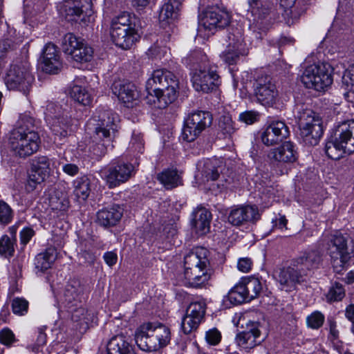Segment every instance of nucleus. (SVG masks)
<instances>
[{"label":"nucleus","instance_id":"obj_1","mask_svg":"<svg viewBox=\"0 0 354 354\" xmlns=\"http://www.w3.org/2000/svg\"><path fill=\"white\" fill-rule=\"evenodd\" d=\"M178 80L171 71L158 69L146 82L145 103L152 109H165L177 98Z\"/></svg>","mask_w":354,"mask_h":354},{"label":"nucleus","instance_id":"obj_2","mask_svg":"<svg viewBox=\"0 0 354 354\" xmlns=\"http://www.w3.org/2000/svg\"><path fill=\"white\" fill-rule=\"evenodd\" d=\"M170 328L159 322H147L136 330L135 340L138 346L144 351H156L166 347L170 342Z\"/></svg>","mask_w":354,"mask_h":354},{"label":"nucleus","instance_id":"obj_3","mask_svg":"<svg viewBox=\"0 0 354 354\" xmlns=\"http://www.w3.org/2000/svg\"><path fill=\"white\" fill-rule=\"evenodd\" d=\"M40 137L37 132L20 126L14 129L8 140L10 151L20 158H26L39 149Z\"/></svg>","mask_w":354,"mask_h":354},{"label":"nucleus","instance_id":"obj_4","mask_svg":"<svg viewBox=\"0 0 354 354\" xmlns=\"http://www.w3.org/2000/svg\"><path fill=\"white\" fill-rule=\"evenodd\" d=\"M4 81L8 89L17 91L27 95L35 82L30 63L28 61H21L12 64Z\"/></svg>","mask_w":354,"mask_h":354},{"label":"nucleus","instance_id":"obj_5","mask_svg":"<svg viewBox=\"0 0 354 354\" xmlns=\"http://www.w3.org/2000/svg\"><path fill=\"white\" fill-rule=\"evenodd\" d=\"M300 119V139L306 146L317 145L324 133L319 112H302Z\"/></svg>","mask_w":354,"mask_h":354},{"label":"nucleus","instance_id":"obj_6","mask_svg":"<svg viewBox=\"0 0 354 354\" xmlns=\"http://www.w3.org/2000/svg\"><path fill=\"white\" fill-rule=\"evenodd\" d=\"M301 81L306 88L324 91L333 83L331 67L328 63L310 65L304 70Z\"/></svg>","mask_w":354,"mask_h":354},{"label":"nucleus","instance_id":"obj_7","mask_svg":"<svg viewBox=\"0 0 354 354\" xmlns=\"http://www.w3.org/2000/svg\"><path fill=\"white\" fill-rule=\"evenodd\" d=\"M192 85L198 92L209 93L216 90L221 84L216 66L205 64L200 68H196L192 77Z\"/></svg>","mask_w":354,"mask_h":354},{"label":"nucleus","instance_id":"obj_8","mask_svg":"<svg viewBox=\"0 0 354 354\" xmlns=\"http://www.w3.org/2000/svg\"><path fill=\"white\" fill-rule=\"evenodd\" d=\"M50 160L45 156L35 157L30 162L28 178L26 184L28 192L34 191L50 174Z\"/></svg>","mask_w":354,"mask_h":354},{"label":"nucleus","instance_id":"obj_9","mask_svg":"<svg viewBox=\"0 0 354 354\" xmlns=\"http://www.w3.org/2000/svg\"><path fill=\"white\" fill-rule=\"evenodd\" d=\"M328 252L333 259L334 270L340 272L351 258L346 238L338 232L333 234L328 245Z\"/></svg>","mask_w":354,"mask_h":354},{"label":"nucleus","instance_id":"obj_10","mask_svg":"<svg viewBox=\"0 0 354 354\" xmlns=\"http://www.w3.org/2000/svg\"><path fill=\"white\" fill-rule=\"evenodd\" d=\"M306 277L304 268H299L292 261L290 266L280 270L277 281L279 284V288L287 292H290L297 289L299 284L305 281Z\"/></svg>","mask_w":354,"mask_h":354},{"label":"nucleus","instance_id":"obj_11","mask_svg":"<svg viewBox=\"0 0 354 354\" xmlns=\"http://www.w3.org/2000/svg\"><path fill=\"white\" fill-rule=\"evenodd\" d=\"M226 49L221 53V59L227 64H234L241 56H245L248 53L242 35L240 32H230L227 35Z\"/></svg>","mask_w":354,"mask_h":354},{"label":"nucleus","instance_id":"obj_12","mask_svg":"<svg viewBox=\"0 0 354 354\" xmlns=\"http://www.w3.org/2000/svg\"><path fill=\"white\" fill-rule=\"evenodd\" d=\"M230 22L229 13L218 7L207 8L199 17L200 28L211 32L227 26Z\"/></svg>","mask_w":354,"mask_h":354},{"label":"nucleus","instance_id":"obj_13","mask_svg":"<svg viewBox=\"0 0 354 354\" xmlns=\"http://www.w3.org/2000/svg\"><path fill=\"white\" fill-rule=\"evenodd\" d=\"M254 93L257 101L263 106L273 107L275 104L277 91L270 76L259 77L254 84Z\"/></svg>","mask_w":354,"mask_h":354},{"label":"nucleus","instance_id":"obj_14","mask_svg":"<svg viewBox=\"0 0 354 354\" xmlns=\"http://www.w3.org/2000/svg\"><path fill=\"white\" fill-rule=\"evenodd\" d=\"M39 60L41 68L46 73L57 74L63 68L61 53L58 48L51 42L43 48Z\"/></svg>","mask_w":354,"mask_h":354},{"label":"nucleus","instance_id":"obj_15","mask_svg":"<svg viewBox=\"0 0 354 354\" xmlns=\"http://www.w3.org/2000/svg\"><path fill=\"white\" fill-rule=\"evenodd\" d=\"M133 166L131 164L120 163L102 170V178L109 188H114L127 181L132 176Z\"/></svg>","mask_w":354,"mask_h":354},{"label":"nucleus","instance_id":"obj_16","mask_svg":"<svg viewBox=\"0 0 354 354\" xmlns=\"http://www.w3.org/2000/svg\"><path fill=\"white\" fill-rule=\"evenodd\" d=\"M260 218L259 209L256 205H241L232 208L227 216L230 223L234 226H241L254 223Z\"/></svg>","mask_w":354,"mask_h":354},{"label":"nucleus","instance_id":"obj_17","mask_svg":"<svg viewBox=\"0 0 354 354\" xmlns=\"http://www.w3.org/2000/svg\"><path fill=\"white\" fill-rule=\"evenodd\" d=\"M111 90L118 100L124 104V107L127 109L133 107V104L138 100L139 96L136 86L125 80H115L112 84Z\"/></svg>","mask_w":354,"mask_h":354},{"label":"nucleus","instance_id":"obj_18","mask_svg":"<svg viewBox=\"0 0 354 354\" xmlns=\"http://www.w3.org/2000/svg\"><path fill=\"white\" fill-rule=\"evenodd\" d=\"M288 135V128L286 124L282 121H274L262 132L261 139L265 145L270 147L278 145Z\"/></svg>","mask_w":354,"mask_h":354},{"label":"nucleus","instance_id":"obj_19","mask_svg":"<svg viewBox=\"0 0 354 354\" xmlns=\"http://www.w3.org/2000/svg\"><path fill=\"white\" fill-rule=\"evenodd\" d=\"M209 251L203 247L194 248L184 257V274L209 266Z\"/></svg>","mask_w":354,"mask_h":354},{"label":"nucleus","instance_id":"obj_20","mask_svg":"<svg viewBox=\"0 0 354 354\" xmlns=\"http://www.w3.org/2000/svg\"><path fill=\"white\" fill-rule=\"evenodd\" d=\"M61 12L68 21H77L84 12L88 16L91 15V4L89 0H66Z\"/></svg>","mask_w":354,"mask_h":354},{"label":"nucleus","instance_id":"obj_21","mask_svg":"<svg viewBox=\"0 0 354 354\" xmlns=\"http://www.w3.org/2000/svg\"><path fill=\"white\" fill-rule=\"evenodd\" d=\"M268 156L270 160L274 162H293L297 159V151L294 143L288 141L271 149Z\"/></svg>","mask_w":354,"mask_h":354},{"label":"nucleus","instance_id":"obj_22","mask_svg":"<svg viewBox=\"0 0 354 354\" xmlns=\"http://www.w3.org/2000/svg\"><path fill=\"white\" fill-rule=\"evenodd\" d=\"M113 42L119 48L124 50L131 48L139 39L140 35L136 29H120L110 30Z\"/></svg>","mask_w":354,"mask_h":354},{"label":"nucleus","instance_id":"obj_23","mask_svg":"<svg viewBox=\"0 0 354 354\" xmlns=\"http://www.w3.org/2000/svg\"><path fill=\"white\" fill-rule=\"evenodd\" d=\"M337 136L347 153H354V120L339 124L337 127Z\"/></svg>","mask_w":354,"mask_h":354},{"label":"nucleus","instance_id":"obj_24","mask_svg":"<svg viewBox=\"0 0 354 354\" xmlns=\"http://www.w3.org/2000/svg\"><path fill=\"white\" fill-rule=\"evenodd\" d=\"M322 261V255L317 249H309L296 258L293 261L299 268H304L306 275L311 269L318 267Z\"/></svg>","mask_w":354,"mask_h":354},{"label":"nucleus","instance_id":"obj_25","mask_svg":"<svg viewBox=\"0 0 354 354\" xmlns=\"http://www.w3.org/2000/svg\"><path fill=\"white\" fill-rule=\"evenodd\" d=\"M254 15L253 23L250 25L254 31L259 30L261 32L267 31L272 24V8L264 6L258 7L252 10Z\"/></svg>","mask_w":354,"mask_h":354},{"label":"nucleus","instance_id":"obj_26","mask_svg":"<svg viewBox=\"0 0 354 354\" xmlns=\"http://www.w3.org/2000/svg\"><path fill=\"white\" fill-rule=\"evenodd\" d=\"M107 354H135L129 339L123 335L113 337L107 344Z\"/></svg>","mask_w":354,"mask_h":354},{"label":"nucleus","instance_id":"obj_27","mask_svg":"<svg viewBox=\"0 0 354 354\" xmlns=\"http://www.w3.org/2000/svg\"><path fill=\"white\" fill-rule=\"evenodd\" d=\"M260 330L257 323L252 324L251 328L247 330L239 333L236 337L237 344L244 349H251L258 343L257 339L259 337Z\"/></svg>","mask_w":354,"mask_h":354},{"label":"nucleus","instance_id":"obj_28","mask_svg":"<svg viewBox=\"0 0 354 354\" xmlns=\"http://www.w3.org/2000/svg\"><path fill=\"white\" fill-rule=\"evenodd\" d=\"M122 216V209L118 205H114L100 210L97 214V222L104 227L112 226L117 224Z\"/></svg>","mask_w":354,"mask_h":354},{"label":"nucleus","instance_id":"obj_29","mask_svg":"<svg viewBox=\"0 0 354 354\" xmlns=\"http://www.w3.org/2000/svg\"><path fill=\"white\" fill-rule=\"evenodd\" d=\"M211 213L204 207H198L193 212V225L199 235H203L209 230Z\"/></svg>","mask_w":354,"mask_h":354},{"label":"nucleus","instance_id":"obj_30","mask_svg":"<svg viewBox=\"0 0 354 354\" xmlns=\"http://www.w3.org/2000/svg\"><path fill=\"white\" fill-rule=\"evenodd\" d=\"M57 257V251L55 247L47 248L44 251L39 253L35 259L36 269L44 272L51 268Z\"/></svg>","mask_w":354,"mask_h":354},{"label":"nucleus","instance_id":"obj_31","mask_svg":"<svg viewBox=\"0 0 354 354\" xmlns=\"http://www.w3.org/2000/svg\"><path fill=\"white\" fill-rule=\"evenodd\" d=\"M208 266H205L194 272H187L184 274V283L187 286L198 288L205 285L209 279Z\"/></svg>","mask_w":354,"mask_h":354},{"label":"nucleus","instance_id":"obj_32","mask_svg":"<svg viewBox=\"0 0 354 354\" xmlns=\"http://www.w3.org/2000/svg\"><path fill=\"white\" fill-rule=\"evenodd\" d=\"M180 2L178 0H168L162 6L159 19L165 24H170L178 19L179 16Z\"/></svg>","mask_w":354,"mask_h":354},{"label":"nucleus","instance_id":"obj_33","mask_svg":"<svg viewBox=\"0 0 354 354\" xmlns=\"http://www.w3.org/2000/svg\"><path fill=\"white\" fill-rule=\"evenodd\" d=\"M212 116L210 112H192L185 120V123L193 126L198 131H203L212 123Z\"/></svg>","mask_w":354,"mask_h":354},{"label":"nucleus","instance_id":"obj_34","mask_svg":"<svg viewBox=\"0 0 354 354\" xmlns=\"http://www.w3.org/2000/svg\"><path fill=\"white\" fill-rule=\"evenodd\" d=\"M157 178L167 189H171L183 184L180 174L174 169L163 170L158 174Z\"/></svg>","mask_w":354,"mask_h":354},{"label":"nucleus","instance_id":"obj_35","mask_svg":"<svg viewBox=\"0 0 354 354\" xmlns=\"http://www.w3.org/2000/svg\"><path fill=\"white\" fill-rule=\"evenodd\" d=\"M73 194L77 200L85 201L91 193V182L87 176H82L76 178L74 182Z\"/></svg>","mask_w":354,"mask_h":354},{"label":"nucleus","instance_id":"obj_36","mask_svg":"<svg viewBox=\"0 0 354 354\" xmlns=\"http://www.w3.org/2000/svg\"><path fill=\"white\" fill-rule=\"evenodd\" d=\"M83 288L78 280L73 279L68 281L66 286L64 292L65 301L68 303H73L80 300Z\"/></svg>","mask_w":354,"mask_h":354},{"label":"nucleus","instance_id":"obj_37","mask_svg":"<svg viewBox=\"0 0 354 354\" xmlns=\"http://www.w3.org/2000/svg\"><path fill=\"white\" fill-rule=\"evenodd\" d=\"M324 151L326 156L333 160H339L344 153H347L342 143L339 141V138L337 135L335 140L326 142Z\"/></svg>","mask_w":354,"mask_h":354},{"label":"nucleus","instance_id":"obj_38","mask_svg":"<svg viewBox=\"0 0 354 354\" xmlns=\"http://www.w3.org/2000/svg\"><path fill=\"white\" fill-rule=\"evenodd\" d=\"M135 24L133 22V17L130 13L124 12L114 17L111 23V30L123 29H136Z\"/></svg>","mask_w":354,"mask_h":354},{"label":"nucleus","instance_id":"obj_39","mask_svg":"<svg viewBox=\"0 0 354 354\" xmlns=\"http://www.w3.org/2000/svg\"><path fill=\"white\" fill-rule=\"evenodd\" d=\"M226 297L231 304L234 305L248 301L243 281H242L234 286L229 291Z\"/></svg>","mask_w":354,"mask_h":354},{"label":"nucleus","instance_id":"obj_40","mask_svg":"<svg viewBox=\"0 0 354 354\" xmlns=\"http://www.w3.org/2000/svg\"><path fill=\"white\" fill-rule=\"evenodd\" d=\"M222 161L218 159L209 160L205 163L204 174L207 180H216L221 177L223 171Z\"/></svg>","mask_w":354,"mask_h":354},{"label":"nucleus","instance_id":"obj_41","mask_svg":"<svg viewBox=\"0 0 354 354\" xmlns=\"http://www.w3.org/2000/svg\"><path fill=\"white\" fill-rule=\"evenodd\" d=\"M117 131V125L113 121L111 122V125L109 129L102 127H96L95 130L94 139L96 141H102V142H105L109 145L114 139Z\"/></svg>","mask_w":354,"mask_h":354},{"label":"nucleus","instance_id":"obj_42","mask_svg":"<svg viewBox=\"0 0 354 354\" xmlns=\"http://www.w3.org/2000/svg\"><path fill=\"white\" fill-rule=\"evenodd\" d=\"M93 50L86 43L82 41L81 45L72 53V58L77 62H90L93 58Z\"/></svg>","mask_w":354,"mask_h":354},{"label":"nucleus","instance_id":"obj_43","mask_svg":"<svg viewBox=\"0 0 354 354\" xmlns=\"http://www.w3.org/2000/svg\"><path fill=\"white\" fill-rule=\"evenodd\" d=\"M84 41L81 38L77 37L73 33L66 34L62 41V48L64 53L69 55H72V53L75 51L82 42Z\"/></svg>","mask_w":354,"mask_h":354},{"label":"nucleus","instance_id":"obj_44","mask_svg":"<svg viewBox=\"0 0 354 354\" xmlns=\"http://www.w3.org/2000/svg\"><path fill=\"white\" fill-rule=\"evenodd\" d=\"M70 94L71 97L77 103L84 106H88L91 103L92 98L86 89L78 85L71 87Z\"/></svg>","mask_w":354,"mask_h":354},{"label":"nucleus","instance_id":"obj_45","mask_svg":"<svg viewBox=\"0 0 354 354\" xmlns=\"http://www.w3.org/2000/svg\"><path fill=\"white\" fill-rule=\"evenodd\" d=\"M248 295V299L250 301L256 298L262 290L261 281L257 278H250L243 280Z\"/></svg>","mask_w":354,"mask_h":354},{"label":"nucleus","instance_id":"obj_46","mask_svg":"<svg viewBox=\"0 0 354 354\" xmlns=\"http://www.w3.org/2000/svg\"><path fill=\"white\" fill-rule=\"evenodd\" d=\"M49 203L52 209L59 211H64L69 206L66 195L59 192H55L54 194L50 196Z\"/></svg>","mask_w":354,"mask_h":354},{"label":"nucleus","instance_id":"obj_47","mask_svg":"<svg viewBox=\"0 0 354 354\" xmlns=\"http://www.w3.org/2000/svg\"><path fill=\"white\" fill-rule=\"evenodd\" d=\"M206 304L203 301H196L190 303L186 310V313L203 320L205 314Z\"/></svg>","mask_w":354,"mask_h":354},{"label":"nucleus","instance_id":"obj_48","mask_svg":"<svg viewBox=\"0 0 354 354\" xmlns=\"http://www.w3.org/2000/svg\"><path fill=\"white\" fill-rule=\"evenodd\" d=\"M184 60L186 64L192 66L198 65L199 67H203L205 64H209L207 63V56L201 50L191 52Z\"/></svg>","mask_w":354,"mask_h":354},{"label":"nucleus","instance_id":"obj_49","mask_svg":"<svg viewBox=\"0 0 354 354\" xmlns=\"http://www.w3.org/2000/svg\"><path fill=\"white\" fill-rule=\"evenodd\" d=\"M342 87L348 91L344 93L346 97H348L349 92L354 93V64L345 71L342 76Z\"/></svg>","mask_w":354,"mask_h":354},{"label":"nucleus","instance_id":"obj_50","mask_svg":"<svg viewBox=\"0 0 354 354\" xmlns=\"http://www.w3.org/2000/svg\"><path fill=\"white\" fill-rule=\"evenodd\" d=\"M201 322V320L196 317H194L186 313L182 319V330L185 334H189L198 328Z\"/></svg>","mask_w":354,"mask_h":354},{"label":"nucleus","instance_id":"obj_51","mask_svg":"<svg viewBox=\"0 0 354 354\" xmlns=\"http://www.w3.org/2000/svg\"><path fill=\"white\" fill-rule=\"evenodd\" d=\"M345 296V291L343 286L335 282L329 289L326 294V299L329 302L341 301Z\"/></svg>","mask_w":354,"mask_h":354},{"label":"nucleus","instance_id":"obj_52","mask_svg":"<svg viewBox=\"0 0 354 354\" xmlns=\"http://www.w3.org/2000/svg\"><path fill=\"white\" fill-rule=\"evenodd\" d=\"M218 127L220 131L226 138L231 137V136L235 131V129L233 125V122L232 120V118L228 115V114L224 115L220 118L218 122Z\"/></svg>","mask_w":354,"mask_h":354},{"label":"nucleus","instance_id":"obj_53","mask_svg":"<svg viewBox=\"0 0 354 354\" xmlns=\"http://www.w3.org/2000/svg\"><path fill=\"white\" fill-rule=\"evenodd\" d=\"M201 133L196 127H192L186 123L184 124L180 138L187 142L194 141Z\"/></svg>","mask_w":354,"mask_h":354},{"label":"nucleus","instance_id":"obj_54","mask_svg":"<svg viewBox=\"0 0 354 354\" xmlns=\"http://www.w3.org/2000/svg\"><path fill=\"white\" fill-rule=\"evenodd\" d=\"M107 150V144L100 141H93L89 147V152L93 158L100 159L104 156Z\"/></svg>","mask_w":354,"mask_h":354},{"label":"nucleus","instance_id":"obj_55","mask_svg":"<svg viewBox=\"0 0 354 354\" xmlns=\"http://www.w3.org/2000/svg\"><path fill=\"white\" fill-rule=\"evenodd\" d=\"M15 252L14 241L8 236L3 235L0 239V254L12 256Z\"/></svg>","mask_w":354,"mask_h":354},{"label":"nucleus","instance_id":"obj_56","mask_svg":"<svg viewBox=\"0 0 354 354\" xmlns=\"http://www.w3.org/2000/svg\"><path fill=\"white\" fill-rule=\"evenodd\" d=\"M13 218V212L10 205L3 201H0V223L7 225Z\"/></svg>","mask_w":354,"mask_h":354},{"label":"nucleus","instance_id":"obj_57","mask_svg":"<svg viewBox=\"0 0 354 354\" xmlns=\"http://www.w3.org/2000/svg\"><path fill=\"white\" fill-rule=\"evenodd\" d=\"M324 322V315L318 311L313 313L306 318V322L308 326L313 329H317L320 328L323 325Z\"/></svg>","mask_w":354,"mask_h":354},{"label":"nucleus","instance_id":"obj_58","mask_svg":"<svg viewBox=\"0 0 354 354\" xmlns=\"http://www.w3.org/2000/svg\"><path fill=\"white\" fill-rule=\"evenodd\" d=\"M12 312L18 315H24L28 312V302L21 298L13 299L12 303Z\"/></svg>","mask_w":354,"mask_h":354},{"label":"nucleus","instance_id":"obj_59","mask_svg":"<svg viewBox=\"0 0 354 354\" xmlns=\"http://www.w3.org/2000/svg\"><path fill=\"white\" fill-rule=\"evenodd\" d=\"M259 112H241L239 120L247 125H251L259 120Z\"/></svg>","mask_w":354,"mask_h":354},{"label":"nucleus","instance_id":"obj_60","mask_svg":"<svg viewBox=\"0 0 354 354\" xmlns=\"http://www.w3.org/2000/svg\"><path fill=\"white\" fill-rule=\"evenodd\" d=\"M205 339L210 345H217L221 340V334L216 328H212L206 332Z\"/></svg>","mask_w":354,"mask_h":354},{"label":"nucleus","instance_id":"obj_61","mask_svg":"<svg viewBox=\"0 0 354 354\" xmlns=\"http://www.w3.org/2000/svg\"><path fill=\"white\" fill-rule=\"evenodd\" d=\"M88 315V311L85 308H78L73 313L72 319L75 322H80L81 324H87L89 320Z\"/></svg>","mask_w":354,"mask_h":354},{"label":"nucleus","instance_id":"obj_62","mask_svg":"<svg viewBox=\"0 0 354 354\" xmlns=\"http://www.w3.org/2000/svg\"><path fill=\"white\" fill-rule=\"evenodd\" d=\"M15 340L13 333L9 329H3L0 332V342L6 345H9Z\"/></svg>","mask_w":354,"mask_h":354},{"label":"nucleus","instance_id":"obj_63","mask_svg":"<svg viewBox=\"0 0 354 354\" xmlns=\"http://www.w3.org/2000/svg\"><path fill=\"white\" fill-rule=\"evenodd\" d=\"M252 266V261L248 257L239 259L237 263V268L242 272H248L251 270Z\"/></svg>","mask_w":354,"mask_h":354},{"label":"nucleus","instance_id":"obj_64","mask_svg":"<svg viewBox=\"0 0 354 354\" xmlns=\"http://www.w3.org/2000/svg\"><path fill=\"white\" fill-rule=\"evenodd\" d=\"M59 164L62 165L63 171L71 176H74L79 172V167L75 164L64 163L62 161L59 162Z\"/></svg>","mask_w":354,"mask_h":354}]
</instances>
